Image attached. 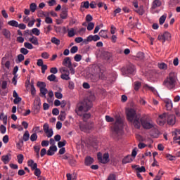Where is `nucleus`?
<instances>
[{"label":"nucleus","mask_w":180,"mask_h":180,"mask_svg":"<svg viewBox=\"0 0 180 180\" xmlns=\"http://www.w3.org/2000/svg\"><path fill=\"white\" fill-rule=\"evenodd\" d=\"M178 82V77L174 72H170L167 78L163 82V85L169 89V91H174L176 89V84Z\"/></svg>","instance_id":"nucleus-3"},{"label":"nucleus","mask_w":180,"mask_h":180,"mask_svg":"<svg viewBox=\"0 0 180 180\" xmlns=\"http://www.w3.org/2000/svg\"><path fill=\"white\" fill-rule=\"evenodd\" d=\"M167 64L162 63H159L158 64V68L160 69V70H167Z\"/></svg>","instance_id":"nucleus-59"},{"label":"nucleus","mask_w":180,"mask_h":180,"mask_svg":"<svg viewBox=\"0 0 180 180\" xmlns=\"http://www.w3.org/2000/svg\"><path fill=\"white\" fill-rule=\"evenodd\" d=\"M91 108H92V102L88 99H85L77 104L76 113L79 116H82L84 122H86V120L91 117V114L86 113Z\"/></svg>","instance_id":"nucleus-2"},{"label":"nucleus","mask_w":180,"mask_h":180,"mask_svg":"<svg viewBox=\"0 0 180 180\" xmlns=\"http://www.w3.org/2000/svg\"><path fill=\"white\" fill-rule=\"evenodd\" d=\"M7 25L11 27H18L19 22L15 20H11L7 22Z\"/></svg>","instance_id":"nucleus-20"},{"label":"nucleus","mask_w":180,"mask_h":180,"mask_svg":"<svg viewBox=\"0 0 180 180\" xmlns=\"http://www.w3.org/2000/svg\"><path fill=\"white\" fill-rule=\"evenodd\" d=\"M99 40H101V37H99V35H89L86 39H84V44H88V43H91V41H98Z\"/></svg>","instance_id":"nucleus-9"},{"label":"nucleus","mask_w":180,"mask_h":180,"mask_svg":"<svg viewBox=\"0 0 180 180\" xmlns=\"http://www.w3.org/2000/svg\"><path fill=\"white\" fill-rule=\"evenodd\" d=\"M69 163L70 164V165L72 167H75V165L77 164V160L72 156H71L69 158Z\"/></svg>","instance_id":"nucleus-35"},{"label":"nucleus","mask_w":180,"mask_h":180,"mask_svg":"<svg viewBox=\"0 0 180 180\" xmlns=\"http://www.w3.org/2000/svg\"><path fill=\"white\" fill-rule=\"evenodd\" d=\"M58 120L61 122L65 120V111H61L60 115L58 116Z\"/></svg>","instance_id":"nucleus-33"},{"label":"nucleus","mask_w":180,"mask_h":180,"mask_svg":"<svg viewBox=\"0 0 180 180\" xmlns=\"http://www.w3.org/2000/svg\"><path fill=\"white\" fill-rule=\"evenodd\" d=\"M18 162V164H22L23 160L25 159V156L22 154H20L17 156Z\"/></svg>","instance_id":"nucleus-38"},{"label":"nucleus","mask_w":180,"mask_h":180,"mask_svg":"<svg viewBox=\"0 0 180 180\" xmlns=\"http://www.w3.org/2000/svg\"><path fill=\"white\" fill-rule=\"evenodd\" d=\"M30 139V134L29 133V131H25L23 136H22V140L23 141H29Z\"/></svg>","instance_id":"nucleus-22"},{"label":"nucleus","mask_w":180,"mask_h":180,"mask_svg":"<svg viewBox=\"0 0 180 180\" xmlns=\"http://www.w3.org/2000/svg\"><path fill=\"white\" fill-rule=\"evenodd\" d=\"M2 34L6 39H11V31H9L8 29L4 28L2 31Z\"/></svg>","instance_id":"nucleus-21"},{"label":"nucleus","mask_w":180,"mask_h":180,"mask_svg":"<svg viewBox=\"0 0 180 180\" xmlns=\"http://www.w3.org/2000/svg\"><path fill=\"white\" fill-rule=\"evenodd\" d=\"M30 9L32 13L36 12V9H37V4H36V3H32L30 5Z\"/></svg>","instance_id":"nucleus-32"},{"label":"nucleus","mask_w":180,"mask_h":180,"mask_svg":"<svg viewBox=\"0 0 180 180\" xmlns=\"http://www.w3.org/2000/svg\"><path fill=\"white\" fill-rule=\"evenodd\" d=\"M99 75H92L91 76V81L93 82H96L97 81H99Z\"/></svg>","instance_id":"nucleus-50"},{"label":"nucleus","mask_w":180,"mask_h":180,"mask_svg":"<svg viewBox=\"0 0 180 180\" xmlns=\"http://www.w3.org/2000/svg\"><path fill=\"white\" fill-rule=\"evenodd\" d=\"M161 1L160 0H155L152 4V9H157L159 6H161Z\"/></svg>","instance_id":"nucleus-19"},{"label":"nucleus","mask_w":180,"mask_h":180,"mask_svg":"<svg viewBox=\"0 0 180 180\" xmlns=\"http://www.w3.org/2000/svg\"><path fill=\"white\" fill-rule=\"evenodd\" d=\"M166 19H167V14H164L163 15H162L159 19L160 25H164Z\"/></svg>","instance_id":"nucleus-34"},{"label":"nucleus","mask_w":180,"mask_h":180,"mask_svg":"<svg viewBox=\"0 0 180 180\" xmlns=\"http://www.w3.org/2000/svg\"><path fill=\"white\" fill-rule=\"evenodd\" d=\"M166 158H167V160H169V161H174V160H175V156L171 155V154H167L166 155Z\"/></svg>","instance_id":"nucleus-62"},{"label":"nucleus","mask_w":180,"mask_h":180,"mask_svg":"<svg viewBox=\"0 0 180 180\" xmlns=\"http://www.w3.org/2000/svg\"><path fill=\"white\" fill-rule=\"evenodd\" d=\"M65 144H67V141H59L58 143V147L59 148H63V147H64L65 146Z\"/></svg>","instance_id":"nucleus-52"},{"label":"nucleus","mask_w":180,"mask_h":180,"mask_svg":"<svg viewBox=\"0 0 180 180\" xmlns=\"http://www.w3.org/2000/svg\"><path fill=\"white\" fill-rule=\"evenodd\" d=\"M1 161L4 164H8L11 159L9 158V155H5L1 157Z\"/></svg>","instance_id":"nucleus-26"},{"label":"nucleus","mask_w":180,"mask_h":180,"mask_svg":"<svg viewBox=\"0 0 180 180\" xmlns=\"http://www.w3.org/2000/svg\"><path fill=\"white\" fill-rule=\"evenodd\" d=\"M44 131L48 139H51L54 134V131H53V129L50 128V125L48 123H45L43 126Z\"/></svg>","instance_id":"nucleus-8"},{"label":"nucleus","mask_w":180,"mask_h":180,"mask_svg":"<svg viewBox=\"0 0 180 180\" xmlns=\"http://www.w3.org/2000/svg\"><path fill=\"white\" fill-rule=\"evenodd\" d=\"M78 52V46H74L70 49L71 54H75V53Z\"/></svg>","instance_id":"nucleus-48"},{"label":"nucleus","mask_w":180,"mask_h":180,"mask_svg":"<svg viewBox=\"0 0 180 180\" xmlns=\"http://www.w3.org/2000/svg\"><path fill=\"white\" fill-rule=\"evenodd\" d=\"M107 180H116V174H110L108 176Z\"/></svg>","instance_id":"nucleus-63"},{"label":"nucleus","mask_w":180,"mask_h":180,"mask_svg":"<svg viewBox=\"0 0 180 180\" xmlns=\"http://www.w3.org/2000/svg\"><path fill=\"white\" fill-rule=\"evenodd\" d=\"M80 8H84L85 9H88L89 8V1L82 2Z\"/></svg>","instance_id":"nucleus-40"},{"label":"nucleus","mask_w":180,"mask_h":180,"mask_svg":"<svg viewBox=\"0 0 180 180\" xmlns=\"http://www.w3.org/2000/svg\"><path fill=\"white\" fill-rule=\"evenodd\" d=\"M61 19H67L68 18V10H63L62 13L60 15Z\"/></svg>","instance_id":"nucleus-25"},{"label":"nucleus","mask_w":180,"mask_h":180,"mask_svg":"<svg viewBox=\"0 0 180 180\" xmlns=\"http://www.w3.org/2000/svg\"><path fill=\"white\" fill-rule=\"evenodd\" d=\"M79 127L82 131H84V133H88V131L92 129V127L88 126V124L84 125L82 124H80Z\"/></svg>","instance_id":"nucleus-17"},{"label":"nucleus","mask_w":180,"mask_h":180,"mask_svg":"<svg viewBox=\"0 0 180 180\" xmlns=\"http://www.w3.org/2000/svg\"><path fill=\"white\" fill-rule=\"evenodd\" d=\"M171 33L169 32H165L163 34L158 35V40L162 41V43H165L166 41H169L171 40Z\"/></svg>","instance_id":"nucleus-7"},{"label":"nucleus","mask_w":180,"mask_h":180,"mask_svg":"<svg viewBox=\"0 0 180 180\" xmlns=\"http://www.w3.org/2000/svg\"><path fill=\"white\" fill-rule=\"evenodd\" d=\"M84 40L85 39H84V38L81 37H78L75 39V43H82V41L84 43Z\"/></svg>","instance_id":"nucleus-60"},{"label":"nucleus","mask_w":180,"mask_h":180,"mask_svg":"<svg viewBox=\"0 0 180 180\" xmlns=\"http://www.w3.org/2000/svg\"><path fill=\"white\" fill-rule=\"evenodd\" d=\"M125 113L128 122H133V120H134V118L138 116L137 110H136V108H127L125 110Z\"/></svg>","instance_id":"nucleus-5"},{"label":"nucleus","mask_w":180,"mask_h":180,"mask_svg":"<svg viewBox=\"0 0 180 180\" xmlns=\"http://www.w3.org/2000/svg\"><path fill=\"white\" fill-rule=\"evenodd\" d=\"M95 27V23L90 22L87 24V30L89 32H91V30H94V28Z\"/></svg>","instance_id":"nucleus-36"},{"label":"nucleus","mask_w":180,"mask_h":180,"mask_svg":"<svg viewBox=\"0 0 180 180\" xmlns=\"http://www.w3.org/2000/svg\"><path fill=\"white\" fill-rule=\"evenodd\" d=\"M86 32V28H84V27H82L78 30V33L80 36H84Z\"/></svg>","instance_id":"nucleus-51"},{"label":"nucleus","mask_w":180,"mask_h":180,"mask_svg":"<svg viewBox=\"0 0 180 180\" xmlns=\"http://www.w3.org/2000/svg\"><path fill=\"white\" fill-rule=\"evenodd\" d=\"M49 6H54L57 5V1L56 0H50L47 2Z\"/></svg>","instance_id":"nucleus-56"},{"label":"nucleus","mask_w":180,"mask_h":180,"mask_svg":"<svg viewBox=\"0 0 180 180\" xmlns=\"http://www.w3.org/2000/svg\"><path fill=\"white\" fill-rule=\"evenodd\" d=\"M56 78H57V77H56L55 75L52 74V75L48 76L47 79H48V81L53 82L56 81Z\"/></svg>","instance_id":"nucleus-46"},{"label":"nucleus","mask_w":180,"mask_h":180,"mask_svg":"<svg viewBox=\"0 0 180 180\" xmlns=\"http://www.w3.org/2000/svg\"><path fill=\"white\" fill-rule=\"evenodd\" d=\"M139 15H144V8L143 7H140L138 10L136 11Z\"/></svg>","instance_id":"nucleus-55"},{"label":"nucleus","mask_w":180,"mask_h":180,"mask_svg":"<svg viewBox=\"0 0 180 180\" xmlns=\"http://www.w3.org/2000/svg\"><path fill=\"white\" fill-rule=\"evenodd\" d=\"M51 43H53V44H56V46H60V39H57V37H53L51 39Z\"/></svg>","instance_id":"nucleus-30"},{"label":"nucleus","mask_w":180,"mask_h":180,"mask_svg":"<svg viewBox=\"0 0 180 180\" xmlns=\"http://www.w3.org/2000/svg\"><path fill=\"white\" fill-rule=\"evenodd\" d=\"M127 72L132 75L136 74V66H134L133 64H129L127 67Z\"/></svg>","instance_id":"nucleus-15"},{"label":"nucleus","mask_w":180,"mask_h":180,"mask_svg":"<svg viewBox=\"0 0 180 180\" xmlns=\"http://www.w3.org/2000/svg\"><path fill=\"white\" fill-rule=\"evenodd\" d=\"M132 161L133 159H131V155H127L122 159V164H129V162H131Z\"/></svg>","instance_id":"nucleus-23"},{"label":"nucleus","mask_w":180,"mask_h":180,"mask_svg":"<svg viewBox=\"0 0 180 180\" xmlns=\"http://www.w3.org/2000/svg\"><path fill=\"white\" fill-rule=\"evenodd\" d=\"M31 95H32V96L36 95V88H34V85L33 84H31Z\"/></svg>","instance_id":"nucleus-58"},{"label":"nucleus","mask_w":180,"mask_h":180,"mask_svg":"<svg viewBox=\"0 0 180 180\" xmlns=\"http://www.w3.org/2000/svg\"><path fill=\"white\" fill-rule=\"evenodd\" d=\"M20 52L21 54H24V56L29 54V50H27L26 48H21Z\"/></svg>","instance_id":"nucleus-49"},{"label":"nucleus","mask_w":180,"mask_h":180,"mask_svg":"<svg viewBox=\"0 0 180 180\" xmlns=\"http://www.w3.org/2000/svg\"><path fill=\"white\" fill-rule=\"evenodd\" d=\"M57 153V146H51L49 147L46 154L47 155H54Z\"/></svg>","instance_id":"nucleus-13"},{"label":"nucleus","mask_w":180,"mask_h":180,"mask_svg":"<svg viewBox=\"0 0 180 180\" xmlns=\"http://www.w3.org/2000/svg\"><path fill=\"white\" fill-rule=\"evenodd\" d=\"M137 172H146V167L144 166H142L141 167H137L136 168Z\"/></svg>","instance_id":"nucleus-64"},{"label":"nucleus","mask_w":180,"mask_h":180,"mask_svg":"<svg viewBox=\"0 0 180 180\" xmlns=\"http://www.w3.org/2000/svg\"><path fill=\"white\" fill-rule=\"evenodd\" d=\"M28 41L34 46H39V39L34 35H32L31 37L28 38Z\"/></svg>","instance_id":"nucleus-14"},{"label":"nucleus","mask_w":180,"mask_h":180,"mask_svg":"<svg viewBox=\"0 0 180 180\" xmlns=\"http://www.w3.org/2000/svg\"><path fill=\"white\" fill-rule=\"evenodd\" d=\"M166 122H167V113H163L159 115L157 120V123L158 124H159V126H164Z\"/></svg>","instance_id":"nucleus-10"},{"label":"nucleus","mask_w":180,"mask_h":180,"mask_svg":"<svg viewBox=\"0 0 180 180\" xmlns=\"http://www.w3.org/2000/svg\"><path fill=\"white\" fill-rule=\"evenodd\" d=\"M141 126L146 130H150V129H154L155 127V123L151 120V118H146L141 120Z\"/></svg>","instance_id":"nucleus-6"},{"label":"nucleus","mask_w":180,"mask_h":180,"mask_svg":"<svg viewBox=\"0 0 180 180\" xmlns=\"http://www.w3.org/2000/svg\"><path fill=\"white\" fill-rule=\"evenodd\" d=\"M74 60L77 63H79V61H81L82 60V56H81V54H76L74 56Z\"/></svg>","instance_id":"nucleus-44"},{"label":"nucleus","mask_w":180,"mask_h":180,"mask_svg":"<svg viewBox=\"0 0 180 180\" xmlns=\"http://www.w3.org/2000/svg\"><path fill=\"white\" fill-rule=\"evenodd\" d=\"M112 136L117 139L120 136L123 134V120L119 115L115 116V122L112 127Z\"/></svg>","instance_id":"nucleus-4"},{"label":"nucleus","mask_w":180,"mask_h":180,"mask_svg":"<svg viewBox=\"0 0 180 180\" xmlns=\"http://www.w3.org/2000/svg\"><path fill=\"white\" fill-rule=\"evenodd\" d=\"M63 65H64V67L60 68L59 70L61 73L60 78L65 81H70V79H71V77H70V72L71 75L75 74V69L72 68L71 58L70 57L65 58L63 61Z\"/></svg>","instance_id":"nucleus-1"},{"label":"nucleus","mask_w":180,"mask_h":180,"mask_svg":"<svg viewBox=\"0 0 180 180\" xmlns=\"http://www.w3.org/2000/svg\"><path fill=\"white\" fill-rule=\"evenodd\" d=\"M24 46L25 49H28V50H33V44L30 42H25L24 43Z\"/></svg>","instance_id":"nucleus-37"},{"label":"nucleus","mask_w":180,"mask_h":180,"mask_svg":"<svg viewBox=\"0 0 180 180\" xmlns=\"http://www.w3.org/2000/svg\"><path fill=\"white\" fill-rule=\"evenodd\" d=\"M140 86H141V83L136 82L134 83V89L135 91H139V89H140Z\"/></svg>","instance_id":"nucleus-47"},{"label":"nucleus","mask_w":180,"mask_h":180,"mask_svg":"<svg viewBox=\"0 0 180 180\" xmlns=\"http://www.w3.org/2000/svg\"><path fill=\"white\" fill-rule=\"evenodd\" d=\"M34 174L35 175V176H38L39 178V176L41 175V171L40 170V169L37 167L36 169H34Z\"/></svg>","instance_id":"nucleus-45"},{"label":"nucleus","mask_w":180,"mask_h":180,"mask_svg":"<svg viewBox=\"0 0 180 180\" xmlns=\"http://www.w3.org/2000/svg\"><path fill=\"white\" fill-rule=\"evenodd\" d=\"M105 120L106 122H108V123H112V122H115V119H113V117H111L109 115H106L105 116Z\"/></svg>","instance_id":"nucleus-61"},{"label":"nucleus","mask_w":180,"mask_h":180,"mask_svg":"<svg viewBox=\"0 0 180 180\" xmlns=\"http://www.w3.org/2000/svg\"><path fill=\"white\" fill-rule=\"evenodd\" d=\"M99 36H101V37H103V39H108L109 37H108V32H106V30H101L99 33H98Z\"/></svg>","instance_id":"nucleus-28"},{"label":"nucleus","mask_w":180,"mask_h":180,"mask_svg":"<svg viewBox=\"0 0 180 180\" xmlns=\"http://www.w3.org/2000/svg\"><path fill=\"white\" fill-rule=\"evenodd\" d=\"M49 92V90H47V89L44 88V89H40V96H41L42 98H46V95L47 94V93Z\"/></svg>","instance_id":"nucleus-31"},{"label":"nucleus","mask_w":180,"mask_h":180,"mask_svg":"<svg viewBox=\"0 0 180 180\" xmlns=\"http://www.w3.org/2000/svg\"><path fill=\"white\" fill-rule=\"evenodd\" d=\"M165 106L167 110H171V109H172V101L171 100L166 101Z\"/></svg>","instance_id":"nucleus-29"},{"label":"nucleus","mask_w":180,"mask_h":180,"mask_svg":"<svg viewBox=\"0 0 180 180\" xmlns=\"http://www.w3.org/2000/svg\"><path fill=\"white\" fill-rule=\"evenodd\" d=\"M30 139L31 141H36V140H37V134L36 133L32 134L30 136Z\"/></svg>","instance_id":"nucleus-53"},{"label":"nucleus","mask_w":180,"mask_h":180,"mask_svg":"<svg viewBox=\"0 0 180 180\" xmlns=\"http://www.w3.org/2000/svg\"><path fill=\"white\" fill-rule=\"evenodd\" d=\"M45 22H46L47 25H51L53 23V18H50L49 15H46L45 17Z\"/></svg>","instance_id":"nucleus-43"},{"label":"nucleus","mask_w":180,"mask_h":180,"mask_svg":"<svg viewBox=\"0 0 180 180\" xmlns=\"http://www.w3.org/2000/svg\"><path fill=\"white\" fill-rule=\"evenodd\" d=\"M41 57L45 60H47V58H49L50 54H49L47 52H43L41 55Z\"/></svg>","instance_id":"nucleus-54"},{"label":"nucleus","mask_w":180,"mask_h":180,"mask_svg":"<svg viewBox=\"0 0 180 180\" xmlns=\"http://www.w3.org/2000/svg\"><path fill=\"white\" fill-rule=\"evenodd\" d=\"M17 58H18V63H22V61L25 60V56H23V54H19L18 55Z\"/></svg>","instance_id":"nucleus-57"},{"label":"nucleus","mask_w":180,"mask_h":180,"mask_svg":"<svg viewBox=\"0 0 180 180\" xmlns=\"http://www.w3.org/2000/svg\"><path fill=\"white\" fill-rule=\"evenodd\" d=\"M129 122L134 124L135 129H140V127H141V120H140V117H139V116L135 117L133 121Z\"/></svg>","instance_id":"nucleus-11"},{"label":"nucleus","mask_w":180,"mask_h":180,"mask_svg":"<svg viewBox=\"0 0 180 180\" xmlns=\"http://www.w3.org/2000/svg\"><path fill=\"white\" fill-rule=\"evenodd\" d=\"M84 164L85 165H87V166H89L94 164V158H91V156L86 157Z\"/></svg>","instance_id":"nucleus-18"},{"label":"nucleus","mask_w":180,"mask_h":180,"mask_svg":"<svg viewBox=\"0 0 180 180\" xmlns=\"http://www.w3.org/2000/svg\"><path fill=\"white\" fill-rule=\"evenodd\" d=\"M44 33L46 34H49V33H50V32L53 30V27H51V25H49L46 27H44Z\"/></svg>","instance_id":"nucleus-39"},{"label":"nucleus","mask_w":180,"mask_h":180,"mask_svg":"<svg viewBox=\"0 0 180 180\" xmlns=\"http://www.w3.org/2000/svg\"><path fill=\"white\" fill-rule=\"evenodd\" d=\"M37 85V87L39 88V89H43L46 88V83L43 82H38Z\"/></svg>","instance_id":"nucleus-42"},{"label":"nucleus","mask_w":180,"mask_h":180,"mask_svg":"<svg viewBox=\"0 0 180 180\" xmlns=\"http://www.w3.org/2000/svg\"><path fill=\"white\" fill-rule=\"evenodd\" d=\"M28 167H30L32 171H34L37 168V163H34V160H30L27 161Z\"/></svg>","instance_id":"nucleus-16"},{"label":"nucleus","mask_w":180,"mask_h":180,"mask_svg":"<svg viewBox=\"0 0 180 180\" xmlns=\"http://www.w3.org/2000/svg\"><path fill=\"white\" fill-rule=\"evenodd\" d=\"M76 32H75V29L74 28H70L68 30V37H74L75 36Z\"/></svg>","instance_id":"nucleus-24"},{"label":"nucleus","mask_w":180,"mask_h":180,"mask_svg":"<svg viewBox=\"0 0 180 180\" xmlns=\"http://www.w3.org/2000/svg\"><path fill=\"white\" fill-rule=\"evenodd\" d=\"M108 161H109V153H105L103 156L101 163L106 164V162H108Z\"/></svg>","instance_id":"nucleus-27"},{"label":"nucleus","mask_w":180,"mask_h":180,"mask_svg":"<svg viewBox=\"0 0 180 180\" xmlns=\"http://www.w3.org/2000/svg\"><path fill=\"white\" fill-rule=\"evenodd\" d=\"M167 124H169V126H174L175 124V122H176V120L175 118V115H167Z\"/></svg>","instance_id":"nucleus-12"},{"label":"nucleus","mask_w":180,"mask_h":180,"mask_svg":"<svg viewBox=\"0 0 180 180\" xmlns=\"http://www.w3.org/2000/svg\"><path fill=\"white\" fill-rule=\"evenodd\" d=\"M32 34H34V36H40V30L38 28H33L32 30Z\"/></svg>","instance_id":"nucleus-41"}]
</instances>
